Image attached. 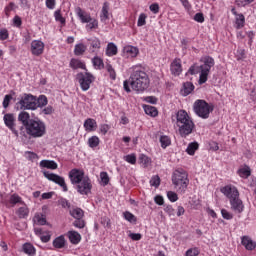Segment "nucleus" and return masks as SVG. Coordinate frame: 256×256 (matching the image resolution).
Instances as JSON below:
<instances>
[{"label": "nucleus", "mask_w": 256, "mask_h": 256, "mask_svg": "<svg viewBox=\"0 0 256 256\" xmlns=\"http://www.w3.org/2000/svg\"><path fill=\"white\" fill-rule=\"evenodd\" d=\"M18 121L22 123L19 128L20 137L22 140L39 139L47 135V125L39 118H31V115L26 111H21L18 114Z\"/></svg>", "instance_id": "obj_1"}, {"label": "nucleus", "mask_w": 256, "mask_h": 256, "mask_svg": "<svg viewBox=\"0 0 256 256\" xmlns=\"http://www.w3.org/2000/svg\"><path fill=\"white\" fill-rule=\"evenodd\" d=\"M150 83L149 74L143 68L134 66L129 79L124 81V91L131 93L132 88L136 93H145L149 89Z\"/></svg>", "instance_id": "obj_2"}, {"label": "nucleus", "mask_w": 256, "mask_h": 256, "mask_svg": "<svg viewBox=\"0 0 256 256\" xmlns=\"http://www.w3.org/2000/svg\"><path fill=\"white\" fill-rule=\"evenodd\" d=\"M69 179L72 185H76V189L80 195H89L91 193V189H93L91 179H89V176H85L83 170L77 168L72 169L69 172Z\"/></svg>", "instance_id": "obj_3"}, {"label": "nucleus", "mask_w": 256, "mask_h": 256, "mask_svg": "<svg viewBox=\"0 0 256 256\" xmlns=\"http://www.w3.org/2000/svg\"><path fill=\"white\" fill-rule=\"evenodd\" d=\"M221 193L227 197L230 201L231 210L234 213L241 214L245 211V205L243 204V200L239 198V190L235 186H224L221 188Z\"/></svg>", "instance_id": "obj_4"}, {"label": "nucleus", "mask_w": 256, "mask_h": 256, "mask_svg": "<svg viewBox=\"0 0 256 256\" xmlns=\"http://www.w3.org/2000/svg\"><path fill=\"white\" fill-rule=\"evenodd\" d=\"M176 125L178 127V133L180 137H187L193 133L195 129V123L185 110H179L176 114Z\"/></svg>", "instance_id": "obj_5"}, {"label": "nucleus", "mask_w": 256, "mask_h": 256, "mask_svg": "<svg viewBox=\"0 0 256 256\" xmlns=\"http://www.w3.org/2000/svg\"><path fill=\"white\" fill-rule=\"evenodd\" d=\"M172 183L177 193H185L189 187V174L183 169L175 170L172 175Z\"/></svg>", "instance_id": "obj_6"}, {"label": "nucleus", "mask_w": 256, "mask_h": 256, "mask_svg": "<svg viewBox=\"0 0 256 256\" xmlns=\"http://www.w3.org/2000/svg\"><path fill=\"white\" fill-rule=\"evenodd\" d=\"M200 62L202 65H200L201 73L198 83L199 85H203V83H207L211 67H215V59L211 56H204L200 59Z\"/></svg>", "instance_id": "obj_7"}, {"label": "nucleus", "mask_w": 256, "mask_h": 256, "mask_svg": "<svg viewBox=\"0 0 256 256\" xmlns=\"http://www.w3.org/2000/svg\"><path fill=\"white\" fill-rule=\"evenodd\" d=\"M16 107L21 111H35L37 109V97L33 94H24L16 103Z\"/></svg>", "instance_id": "obj_8"}, {"label": "nucleus", "mask_w": 256, "mask_h": 256, "mask_svg": "<svg viewBox=\"0 0 256 256\" xmlns=\"http://www.w3.org/2000/svg\"><path fill=\"white\" fill-rule=\"evenodd\" d=\"M194 113L201 119H209V115L213 111V107L205 100H196L193 104Z\"/></svg>", "instance_id": "obj_9"}, {"label": "nucleus", "mask_w": 256, "mask_h": 256, "mask_svg": "<svg viewBox=\"0 0 256 256\" xmlns=\"http://www.w3.org/2000/svg\"><path fill=\"white\" fill-rule=\"evenodd\" d=\"M77 81L80 83V87L82 91H89V88L91 87V83L95 81V77L92 76L91 73L86 72H80L76 76Z\"/></svg>", "instance_id": "obj_10"}, {"label": "nucleus", "mask_w": 256, "mask_h": 256, "mask_svg": "<svg viewBox=\"0 0 256 256\" xmlns=\"http://www.w3.org/2000/svg\"><path fill=\"white\" fill-rule=\"evenodd\" d=\"M43 175L44 177H46V179H48V181H52L53 183H56V185H59L60 187H62L64 192L68 191L67 184L65 183V178L55 173H51L49 171H44Z\"/></svg>", "instance_id": "obj_11"}, {"label": "nucleus", "mask_w": 256, "mask_h": 256, "mask_svg": "<svg viewBox=\"0 0 256 256\" xmlns=\"http://www.w3.org/2000/svg\"><path fill=\"white\" fill-rule=\"evenodd\" d=\"M3 119L4 124L6 127H8V129H10V131H12L13 135H15V137H19L20 130H17V124H15V115L7 113L4 115Z\"/></svg>", "instance_id": "obj_12"}, {"label": "nucleus", "mask_w": 256, "mask_h": 256, "mask_svg": "<svg viewBox=\"0 0 256 256\" xmlns=\"http://www.w3.org/2000/svg\"><path fill=\"white\" fill-rule=\"evenodd\" d=\"M43 51H45V43L41 40H34L31 42V53L36 57L39 55H43Z\"/></svg>", "instance_id": "obj_13"}, {"label": "nucleus", "mask_w": 256, "mask_h": 256, "mask_svg": "<svg viewBox=\"0 0 256 256\" xmlns=\"http://www.w3.org/2000/svg\"><path fill=\"white\" fill-rule=\"evenodd\" d=\"M170 71L172 75L179 76L183 72V68L181 66V59H174L170 65Z\"/></svg>", "instance_id": "obj_14"}, {"label": "nucleus", "mask_w": 256, "mask_h": 256, "mask_svg": "<svg viewBox=\"0 0 256 256\" xmlns=\"http://www.w3.org/2000/svg\"><path fill=\"white\" fill-rule=\"evenodd\" d=\"M76 15H78L81 23H91L93 21V18H91V15L87 14V12L83 11L81 7L76 8Z\"/></svg>", "instance_id": "obj_15"}, {"label": "nucleus", "mask_w": 256, "mask_h": 256, "mask_svg": "<svg viewBox=\"0 0 256 256\" xmlns=\"http://www.w3.org/2000/svg\"><path fill=\"white\" fill-rule=\"evenodd\" d=\"M242 245L247 251H253L256 248V242L249 238V236L242 237Z\"/></svg>", "instance_id": "obj_16"}, {"label": "nucleus", "mask_w": 256, "mask_h": 256, "mask_svg": "<svg viewBox=\"0 0 256 256\" xmlns=\"http://www.w3.org/2000/svg\"><path fill=\"white\" fill-rule=\"evenodd\" d=\"M68 237L70 243H72L73 245H77L81 242V234H79V232L77 231H69Z\"/></svg>", "instance_id": "obj_17"}, {"label": "nucleus", "mask_w": 256, "mask_h": 256, "mask_svg": "<svg viewBox=\"0 0 256 256\" xmlns=\"http://www.w3.org/2000/svg\"><path fill=\"white\" fill-rule=\"evenodd\" d=\"M84 128L89 132L95 131V129H97V121H95L93 118L86 119L84 122Z\"/></svg>", "instance_id": "obj_18"}, {"label": "nucleus", "mask_w": 256, "mask_h": 256, "mask_svg": "<svg viewBox=\"0 0 256 256\" xmlns=\"http://www.w3.org/2000/svg\"><path fill=\"white\" fill-rule=\"evenodd\" d=\"M70 67L71 69H84V71H87V67L85 66V63L81 62L79 59L72 58L70 60Z\"/></svg>", "instance_id": "obj_19"}, {"label": "nucleus", "mask_w": 256, "mask_h": 256, "mask_svg": "<svg viewBox=\"0 0 256 256\" xmlns=\"http://www.w3.org/2000/svg\"><path fill=\"white\" fill-rule=\"evenodd\" d=\"M65 236H58L53 240V247L55 249H63L65 247Z\"/></svg>", "instance_id": "obj_20"}, {"label": "nucleus", "mask_w": 256, "mask_h": 256, "mask_svg": "<svg viewBox=\"0 0 256 256\" xmlns=\"http://www.w3.org/2000/svg\"><path fill=\"white\" fill-rule=\"evenodd\" d=\"M90 43V53H95L97 49H101V41L98 38L88 39Z\"/></svg>", "instance_id": "obj_21"}, {"label": "nucleus", "mask_w": 256, "mask_h": 256, "mask_svg": "<svg viewBox=\"0 0 256 256\" xmlns=\"http://www.w3.org/2000/svg\"><path fill=\"white\" fill-rule=\"evenodd\" d=\"M40 167H44L45 169H57L58 165L53 160H42L40 162Z\"/></svg>", "instance_id": "obj_22"}, {"label": "nucleus", "mask_w": 256, "mask_h": 256, "mask_svg": "<svg viewBox=\"0 0 256 256\" xmlns=\"http://www.w3.org/2000/svg\"><path fill=\"white\" fill-rule=\"evenodd\" d=\"M100 19L101 21H107L109 19V3L107 2L103 3Z\"/></svg>", "instance_id": "obj_23"}, {"label": "nucleus", "mask_w": 256, "mask_h": 256, "mask_svg": "<svg viewBox=\"0 0 256 256\" xmlns=\"http://www.w3.org/2000/svg\"><path fill=\"white\" fill-rule=\"evenodd\" d=\"M70 215L74 219H83V217L85 216V212L81 208H74L70 210Z\"/></svg>", "instance_id": "obj_24"}, {"label": "nucleus", "mask_w": 256, "mask_h": 256, "mask_svg": "<svg viewBox=\"0 0 256 256\" xmlns=\"http://www.w3.org/2000/svg\"><path fill=\"white\" fill-rule=\"evenodd\" d=\"M24 253L29 256H33L36 253L35 247L31 243H25L22 247Z\"/></svg>", "instance_id": "obj_25"}, {"label": "nucleus", "mask_w": 256, "mask_h": 256, "mask_svg": "<svg viewBox=\"0 0 256 256\" xmlns=\"http://www.w3.org/2000/svg\"><path fill=\"white\" fill-rule=\"evenodd\" d=\"M144 111L146 115H150V117H157V115H159L157 108H155L154 106L144 105Z\"/></svg>", "instance_id": "obj_26"}, {"label": "nucleus", "mask_w": 256, "mask_h": 256, "mask_svg": "<svg viewBox=\"0 0 256 256\" xmlns=\"http://www.w3.org/2000/svg\"><path fill=\"white\" fill-rule=\"evenodd\" d=\"M117 53V46L115 45V43L110 42L107 45L106 48V55H108V57H113V55H115Z\"/></svg>", "instance_id": "obj_27"}, {"label": "nucleus", "mask_w": 256, "mask_h": 256, "mask_svg": "<svg viewBox=\"0 0 256 256\" xmlns=\"http://www.w3.org/2000/svg\"><path fill=\"white\" fill-rule=\"evenodd\" d=\"M195 89V85H193L191 82H186L183 84V95L187 97V95H190V93Z\"/></svg>", "instance_id": "obj_28"}, {"label": "nucleus", "mask_w": 256, "mask_h": 256, "mask_svg": "<svg viewBox=\"0 0 256 256\" xmlns=\"http://www.w3.org/2000/svg\"><path fill=\"white\" fill-rule=\"evenodd\" d=\"M85 51H87V46H85V44L83 43L76 44L74 48V55H77V56L83 55Z\"/></svg>", "instance_id": "obj_29"}, {"label": "nucleus", "mask_w": 256, "mask_h": 256, "mask_svg": "<svg viewBox=\"0 0 256 256\" xmlns=\"http://www.w3.org/2000/svg\"><path fill=\"white\" fill-rule=\"evenodd\" d=\"M16 213L19 219H25L29 216V208H27L26 206L20 207Z\"/></svg>", "instance_id": "obj_30"}, {"label": "nucleus", "mask_w": 256, "mask_h": 256, "mask_svg": "<svg viewBox=\"0 0 256 256\" xmlns=\"http://www.w3.org/2000/svg\"><path fill=\"white\" fill-rule=\"evenodd\" d=\"M159 141L161 143L162 149H167V147H169V145H171V138H169V136H167V135L160 136Z\"/></svg>", "instance_id": "obj_31"}, {"label": "nucleus", "mask_w": 256, "mask_h": 256, "mask_svg": "<svg viewBox=\"0 0 256 256\" xmlns=\"http://www.w3.org/2000/svg\"><path fill=\"white\" fill-rule=\"evenodd\" d=\"M197 149H199V143L192 142L186 148V153H188V155H195V151H197Z\"/></svg>", "instance_id": "obj_32"}, {"label": "nucleus", "mask_w": 256, "mask_h": 256, "mask_svg": "<svg viewBox=\"0 0 256 256\" xmlns=\"http://www.w3.org/2000/svg\"><path fill=\"white\" fill-rule=\"evenodd\" d=\"M124 50L126 53H129L131 57H137V55L139 54V48L135 46H126Z\"/></svg>", "instance_id": "obj_33"}, {"label": "nucleus", "mask_w": 256, "mask_h": 256, "mask_svg": "<svg viewBox=\"0 0 256 256\" xmlns=\"http://www.w3.org/2000/svg\"><path fill=\"white\" fill-rule=\"evenodd\" d=\"M198 73L201 74V66H199L197 64H193L188 69V72L186 73V75H197Z\"/></svg>", "instance_id": "obj_34"}, {"label": "nucleus", "mask_w": 256, "mask_h": 256, "mask_svg": "<svg viewBox=\"0 0 256 256\" xmlns=\"http://www.w3.org/2000/svg\"><path fill=\"white\" fill-rule=\"evenodd\" d=\"M239 177H242L243 179H247V177L251 176V170L249 169V167L247 168H240L237 171Z\"/></svg>", "instance_id": "obj_35"}, {"label": "nucleus", "mask_w": 256, "mask_h": 256, "mask_svg": "<svg viewBox=\"0 0 256 256\" xmlns=\"http://www.w3.org/2000/svg\"><path fill=\"white\" fill-rule=\"evenodd\" d=\"M47 103H48L47 96L45 95H40L38 99L36 98L37 109L38 107H45Z\"/></svg>", "instance_id": "obj_36"}, {"label": "nucleus", "mask_w": 256, "mask_h": 256, "mask_svg": "<svg viewBox=\"0 0 256 256\" xmlns=\"http://www.w3.org/2000/svg\"><path fill=\"white\" fill-rule=\"evenodd\" d=\"M150 185L151 187H155V189H157L159 185H161V178L159 177V175L152 176V178L150 179Z\"/></svg>", "instance_id": "obj_37"}, {"label": "nucleus", "mask_w": 256, "mask_h": 256, "mask_svg": "<svg viewBox=\"0 0 256 256\" xmlns=\"http://www.w3.org/2000/svg\"><path fill=\"white\" fill-rule=\"evenodd\" d=\"M139 161L142 163V165H144V167H149V165H151V158L145 154L140 155Z\"/></svg>", "instance_id": "obj_38"}, {"label": "nucleus", "mask_w": 256, "mask_h": 256, "mask_svg": "<svg viewBox=\"0 0 256 256\" xmlns=\"http://www.w3.org/2000/svg\"><path fill=\"white\" fill-rule=\"evenodd\" d=\"M92 63L94 65L95 69H103V67H104L103 60L97 56H95L92 59Z\"/></svg>", "instance_id": "obj_39"}, {"label": "nucleus", "mask_w": 256, "mask_h": 256, "mask_svg": "<svg viewBox=\"0 0 256 256\" xmlns=\"http://www.w3.org/2000/svg\"><path fill=\"white\" fill-rule=\"evenodd\" d=\"M237 29H241L245 25V16L243 14H238L236 16Z\"/></svg>", "instance_id": "obj_40"}, {"label": "nucleus", "mask_w": 256, "mask_h": 256, "mask_svg": "<svg viewBox=\"0 0 256 256\" xmlns=\"http://www.w3.org/2000/svg\"><path fill=\"white\" fill-rule=\"evenodd\" d=\"M88 145L89 147H91L92 149L95 147L99 146V137L97 136H92L91 138L88 139Z\"/></svg>", "instance_id": "obj_41"}, {"label": "nucleus", "mask_w": 256, "mask_h": 256, "mask_svg": "<svg viewBox=\"0 0 256 256\" xmlns=\"http://www.w3.org/2000/svg\"><path fill=\"white\" fill-rule=\"evenodd\" d=\"M124 219H126V221H129V223H136L137 222V218L135 217V215H133L129 211L124 212Z\"/></svg>", "instance_id": "obj_42"}, {"label": "nucleus", "mask_w": 256, "mask_h": 256, "mask_svg": "<svg viewBox=\"0 0 256 256\" xmlns=\"http://www.w3.org/2000/svg\"><path fill=\"white\" fill-rule=\"evenodd\" d=\"M106 71L109 73L110 79H112L113 81L117 79V74L115 73V69H113V66H111V64L106 65Z\"/></svg>", "instance_id": "obj_43"}, {"label": "nucleus", "mask_w": 256, "mask_h": 256, "mask_svg": "<svg viewBox=\"0 0 256 256\" xmlns=\"http://www.w3.org/2000/svg\"><path fill=\"white\" fill-rule=\"evenodd\" d=\"M35 220L37 221L38 225H46L47 224V218L43 214H36Z\"/></svg>", "instance_id": "obj_44"}, {"label": "nucleus", "mask_w": 256, "mask_h": 256, "mask_svg": "<svg viewBox=\"0 0 256 256\" xmlns=\"http://www.w3.org/2000/svg\"><path fill=\"white\" fill-rule=\"evenodd\" d=\"M73 225L77 227V229H85V220H83V218H76Z\"/></svg>", "instance_id": "obj_45"}, {"label": "nucleus", "mask_w": 256, "mask_h": 256, "mask_svg": "<svg viewBox=\"0 0 256 256\" xmlns=\"http://www.w3.org/2000/svg\"><path fill=\"white\" fill-rule=\"evenodd\" d=\"M58 205H61L63 209H71V203H69L65 198H60L58 200Z\"/></svg>", "instance_id": "obj_46"}, {"label": "nucleus", "mask_w": 256, "mask_h": 256, "mask_svg": "<svg viewBox=\"0 0 256 256\" xmlns=\"http://www.w3.org/2000/svg\"><path fill=\"white\" fill-rule=\"evenodd\" d=\"M125 161H127V163H130V165H135L137 163V157L135 156V154L126 155Z\"/></svg>", "instance_id": "obj_47"}, {"label": "nucleus", "mask_w": 256, "mask_h": 256, "mask_svg": "<svg viewBox=\"0 0 256 256\" xmlns=\"http://www.w3.org/2000/svg\"><path fill=\"white\" fill-rule=\"evenodd\" d=\"M100 179L103 185H109V174H107V172H101Z\"/></svg>", "instance_id": "obj_48"}, {"label": "nucleus", "mask_w": 256, "mask_h": 256, "mask_svg": "<svg viewBox=\"0 0 256 256\" xmlns=\"http://www.w3.org/2000/svg\"><path fill=\"white\" fill-rule=\"evenodd\" d=\"M146 19H147V15H145L144 13L140 14L138 18L137 26L143 27V25H145L146 23Z\"/></svg>", "instance_id": "obj_49"}, {"label": "nucleus", "mask_w": 256, "mask_h": 256, "mask_svg": "<svg viewBox=\"0 0 256 256\" xmlns=\"http://www.w3.org/2000/svg\"><path fill=\"white\" fill-rule=\"evenodd\" d=\"M255 0H236V5L238 7H245L247 5H251Z\"/></svg>", "instance_id": "obj_50"}, {"label": "nucleus", "mask_w": 256, "mask_h": 256, "mask_svg": "<svg viewBox=\"0 0 256 256\" xmlns=\"http://www.w3.org/2000/svg\"><path fill=\"white\" fill-rule=\"evenodd\" d=\"M167 197H168L169 201H171L172 203H175V201H177L179 199V197L177 196V193H175L173 191L167 192Z\"/></svg>", "instance_id": "obj_51"}, {"label": "nucleus", "mask_w": 256, "mask_h": 256, "mask_svg": "<svg viewBox=\"0 0 256 256\" xmlns=\"http://www.w3.org/2000/svg\"><path fill=\"white\" fill-rule=\"evenodd\" d=\"M164 211L169 215V217H175V209H173V206L171 205L165 206Z\"/></svg>", "instance_id": "obj_52"}, {"label": "nucleus", "mask_w": 256, "mask_h": 256, "mask_svg": "<svg viewBox=\"0 0 256 256\" xmlns=\"http://www.w3.org/2000/svg\"><path fill=\"white\" fill-rule=\"evenodd\" d=\"M9 39V31L7 29H1L0 30V41H5Z\"/></svg>", "instance_id": "obj_53"}, {"label": "nucleus", "mask_w": 256, "mask_h": 256, "mask_svg": "<svg viewBox=\"0 0 256 256\" xmlns=\"http://www.w3.org/2000/svg\"><path fill=\"white\" fill-rule=\"evenodd\" d=\"M11 99H13V96L11 94H8L4 97V100H3L4 109H7V107H9V103H11Z\"/></svg>", "instance_id": "obj_54"}, {"label": "nucleus", "mask_w": 256, "mask_h": 256, "mask_svg": "<svg viewBox=\"0 0 256 256\" xmlns=\"http://www.w3.org/2000/svg\"><path fill=\"white\" fill-rule=\"evenodd\" d=\"M194 21L197 23H203L205 21V16H203V13L198 12L194 15Z\"/></svg>", "instance_id": "obj_55"}, {"label": "nucleus", "mask_w": 256, "mask_h": 256, "mask_svg": "<svg viewBox=\"0 0 256 256\" xmlns=\"http://www.w3.org/2000/svg\"><path fill=\"white\" fill-rule=\"evenodd\" d=\"M10 203H12V205H17V203H21V198L19 195L17 194H13L10 197Z\"/></svg>", "instance_id": "obj_56"}, {"label": "nucleus", "mask_w": 256, "mask_h": 256, "mask_svg": "<svg viewBox=\"0 0 256 256\" xmlns=\"http://www.w3.org/2000/svg\"><path fill=\"white\" fill-rule=\"evenodd\" d=\"M221 214H222L223 219H226L227 221L233 219V214L229 213V211H227L225 209L221 210Z\"/></svg>", "instance_id": "obj_57"}, {"label": "nucleus", "mask_w": 256, "mask_h": 256, "mask_svg": "<svg viewBox=\"0 0 256 256\" xmlns=\"http://www.w3.org/2000/svg\"><path fill=\"white\" fill-rule=\"evenodd\" d=\"M54 17L56 21H59L60 23H65V18L61 15V10H56L54 13Z\"/></svg>", "instance_id": "obj_58"}, {"label": "nucleus", "mask_w": 256, "mask_h": 256, "mask_svg": "<svg viewBox=\"0 0 256 256\" xmlns=\"http://www.w3.org/2000/svg\"><path fill=\"white\" fill-rule=\"evenodd\" d=\"M199 255V250L197 248H190L186 251V256H197Z\"/></svg>", "instance_id": "obj_59"}, {"label": "nucleus", "mask_w": 256, "mask_h": 256, "mask_svg": "<svg viewBox=\"0 0 256 256\" xmlns=\"http://www.w3.org/2000/svg\"><path fill=\"white\" fill-rule=\"evenodd\" d=\"M98 25L99 24H98L97 20H92V21L88 22V24L86 25V28L87 29H97Z\"/></svg>", "instance_id": "obj_60"}, {"label": "nucleus", "mask_w": 256, "mask_h": 256, "mask_svg": "<svg viewBox=\"0 0 256 256\" xmlns=\"http://www.w3.org/2000/svg\"><path fill=\"white\" fill-rule=\"evenodd\" d=\"M130 239H132V241H141V233H130L129 234Z\"/></svg>", "instance_id": "obj_61"}, {"label": "nucleus", "mask_w": 256, "mask_h": 256, "mask_svg": "<svg viewBox=\"0 0 256 256\" xmlns=\"http://www.w3.org/2000/svg\"><path fill=\"white\" fill-rule=\"evenodd\" d=\"M53 111V106H47L46 108L42 109V113H44V115H51Z\"/></svg>", "instance_id": "obj_62"}, {"label": "nucleus", "mask_w": 256, "mask_h": 256, "mask_svg": "<svg viewBox=\"0 0 256 256\" xmlns=\"http://www.w3.org/2000/svg\"><path fill=\"white\" fill-rule=\"evenodd\" d=\"M154 201L156 205H163V203H165V201L163 200V196L161 195L155 196Z\"/></svg>", "instance_id": "obj_63"}, {"label": "nucleus", "mask_w": 256, "mask_h": 256, "mask_svg": "<svg viewBox=\"0 0 256 256\" xmlns=\"http://www.w3.org/2000/svg\"><path fill=\"white\" fill-rule=\"evenodd\" d=\"M150 11H152V13H159V4L154 3L152 5H150Z\"/></svg>", "instance_id": "obj_64"}]
</instances>
